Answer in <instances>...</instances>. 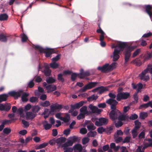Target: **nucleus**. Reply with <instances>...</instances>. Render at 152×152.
<instances>
[{"mask_svg": "<svg viewBox=\"0 0 152 152\" xmlns=\"http://www.w3.org/2000/svg\"><path fill=\"white\" fill-rule=\"evenodd\" d=\"M117 46L119 49H115L113 53V61H116L120 57L118 54L121 51H123L125 49L123 52V54L124 56L125 63L127 62L130 58L131 52L136 47L129 45L127 42H121L117 43Z\"/></svg>", "mask_w": 152, "mask_h": 152, "instance_id": "nucleus-1", "label": "nucleus"}, {"mask_svg": "<svg viewBox=\"0 0 152 152\" xmlns=\"http://www.w3.org/2000/svg\"><path fill=\"white\" fill-rule=\"evenodd\" d=\"M106 102L111 105L112 110L109 113L110 118L112 121H115L118 118L121 113L120 111L116 108L118 102L115 99H109L106 101Z\"/></svg>", "mask_w": 152, "mask_h": 152, "instance_id": "nucleus-2", "label": "nucleus"}, {"mask_svg": "<svg viewBox=\"0 0 152 152\" xmlns=\"http://www.w3.org/2000/svg\"><path fill=\"white\" fill-rule=\"evenodd\" d=\"M9 94L10 96L13 97L15 99H17L18 97L22 95L21 99L23 102H27L28 100L27 97L29 94L24 92L22 90H19L17 92L14 91H11L9 92Z\"/></svg>", "mask_w": 152, "mask_h": 152, "instance_id": "nucleus-3", "label": "nucleus"}, {"mask_svg": "<svg viewBox=\"0 0 152 152\" xmlns=\"http://www.w3.org/2000/svg\"><path fill=\"white\" fill-rule=\"evenodd\" d=\"M34 48L36 50H39L40 53H45V56L46 57H50L51 55L52 54L55 53L53 49L49 48L44 49L38 45L35 46Z\"/></svg>", "mask_w": 152, "mask_h": 152, "instance_id": "nucleus-4", "label": "nucleus"}, {"mask_svg": "<svg viewBox=\"0 0 152 152\" xmlns=\"http://www.w3.org/2000/svg\"><path fill=\"white\" fill-rule=\"evenodd\" d=\"M116 63L115 62L112 63L111 65H109L108 64H106L102 66H99L98 67V69L101 71L102 72L107 73L112 70L115 68Z\"/></svg>", "mask_w": 152, "mask_h": 152, "instance_id": "nucleus-5", "label": "nucleus"}, {"mask_svg": "<svg viewBox=\"0 0 152 152\" xmlns=\"http://www.w3.org/2000/svg\"><path fill=\"white\" fill-rule=\"evenodd\" d=\"M130 96V93L127 92H119L116 95V100L120 101L121 100H125L129 98Z\"/></svg>", "mask_w": 152, "mask_h": 152, "instance_id": "nucleus-6", "label": "nucleus"}, {"mask_svg": "<svg viewBox=\"0 0 152 152\" xmlns=\"http://www.w3.org/2000/svg\"><path fill=\"white\" fill-rule=\"evenodd\" d=\"M97 83L95 82H91L88 83L81 88L80 91L81 92H85L87 90L91 89L96 86Z\"/></svg>", "mask_w": 152, "mask_h": 152, "instance_id": "nucleus-7", "label": "nucleus"}, {"mask_svg": "<svg viewBox=\"0 0 152 152\" xmlns=\"http://www.w3.org/2000/svg\"><path fill=\"white\" fill-rule=\"evenodd\" d=\"M108 122V119L104 118H100L98 119V121H96L95 123L96 125L100 126L107 125Z\"/></svg>", "mask_w": 152, "mask_h": 152, "instance_id": "nucleus-8", "label": "nucleus"}, {"mask_svg": "<svg viewBox=\"0 0 152 152\" xmlns=\"http://www.w3.org/2000/svg\"><path fill=\"white\" fill-rule=\"evenodd\" d=\"M148 68H147L139 75V76L140 80L147 81L149 79V77L148 75H145V74L148 73Z\"/></svg>", "mask_w": 152, "mask_h": 152, "instance_id": "nucleus-9", "label": "nucleus"}, {"mask_svg": "<svg viewBox=\"0 0 152 152\" xmlns=\"http://www.w3.org/2000/svg\"><path fill=\"white\" fill-rule=\"evenodd\" d=\"M48 93H50L55 91L56 89V86L54 85H49L45 87Z\"/></svg>", "mask_w": 152, "mask_h": 152, "instance_id": "nucleus-10", "label": "nucleus"}, {"mask_svg": "<svg viewBox=\"0 0 152 152\" xmlns=\"http://www.w3.org/2000/svg\"><path fill=\"white\" fill-rule=\"evenodd\" d=\"M66 140V138L64 137H60L56 140V143L58 147L61 146V144L64 142Z\"/></svg>", "mask_w": 152, "mask_h": 152, "instance_id": "nucleus-11", "label": "nucleus"}, {"mask_svg": "<svg viewBox=\"0 0 152 152\" xmlns=\"http://www.w3.org/2000/svg\"><path fill=\"white\" fill-rule=\"evenodd\" d=\"M84 102L83 101H81L78 103H77L75 104H71V107L75 110L79 108L82 107L84 104Z\"/></svg>", "mask_w": 152, "mask_h": 152, "instance_id": "nucleus-12", "label": "nucleus"}, {"mask_svg": "<svg viewBox=\"0 0 152 152\" xmlns=\"http://www.w3.org/2000/svg\"><path fill=\"white\" fill-rule=\"evenodd\" d=\"M51 112H54L56 110H60L62 108L61 105L55 104L51 105L50 107Z\"/></svg>", "mask_w": 152, "mask_h": 152, "instance_id": "nucleus-13", "label": "nucleus"}, {"mask_svg": "<svg viewBox=\"0 0 152 152\" xmlns=\"http://www.w3.org/2000/svg\"><path fill=\"white\" fill-rule=\"evenodd\" d=\"M118 119L121 121H129V117L127 114H122L119 115Z\"/></svg>", "mask_w": 152, "mask_h": 152, "instance_id": "nucleus-14", "label": "nucleus"}, {"mask_svg": "<svg viewBox=\"0 0 152 152\" xmlns=\"http://www.w3.org/2000/svg\"><path fill=\"white\" fill-rule=\"evenodd\" d=\"M9 37V36L7 35L6 33L0 34V41L2 42H6L7 40V37Z\"/></svg>", "mask_w": 152, "mask_h": 152, "instance_id": "nucleus-15", "label": "nucleus"}, {"mask_svg": "<svg viewBox=\"0 0 152 152\" xmlns=\"http://www.w3.org/2000/svg\"><path fill=\"white\" fill-rule=\"evenodd\" d=\"M152 7L151 5H147L145 6V10L146 12L151 17L152 15V12L151 10Z\"/></svg>", "mask_w": 152, "mask_h": 152, "instance_id": "nucleus-16", "label": "nucleus"}, {"mask_svg": "<svg viewBox=\"0 0 152 152\" xmlns=\"http://www.w3.org/2000/svg\"><path fill=\"white\" fill-rule=\"evenodd\" d=\"M73 143L71 140H69L66 142L64 144H62L61 147L63 148V149H65L66 148H67L68 146H71L73 144Z\"/></svg>", "mask_w": 152, "mask_h": 152, "instance_id": "nucleus-17", "label": "nucleus"}, {"mask_svg": "<svg viewBox=\"0 0 152 152\" xmlns=\"http://www.w3.org/2000/svg\"><path fill=\"white\" fill-rule=\"evenodd\" d=\"M44 128L45 130H48L50 129L52 127V125L48 123L47 121H45L42 122Z\"/></svg>", "mask_w": 152, "mask_h": 152, "instance_id": "nucleus-18", "label": "nucleus"}, {"mask_svg": "<svg viewBox=\"0 0 152 152\" xmlns=\"http://www.w3.org/2000/svg\"><path fill=\"white\" fill-rule=\"evenodd\" d=\"M36 115L31 112H27L26 113V118L32 120L34 118Z\"/></svg>", "mask_w": 152, "mask_h": 152, "instance_id": "nucleus-19", "label": "nucleus"}, {"mask_svg": "<svg viewBox=\"0 0 152 152\" xmlns=\"http://www.w3.org/2000/svg\"><path fill=\"white\" fill-rule=\"evenodd\" d=\"M51 71L48 66H45V69L43 71L44 74L46 76H50V75Z\"/></svg>", "mask_w": 152, "mask_h": 152, "instance_id": "nucleus-20", "label": "nucleus"}, {"mask_svg": "<svg viewBox=\"0 0 152 152\" xmlns=\"http://www.w3.org/2000/svg\"><path fill=\"white\" fill-rule=\"evenodd\" d=\"M8 94H4L0 95V103L6 101L9 96Z\"/></svg>", "mask_w": 152, "mask_h": 152, "instance_id": "nucleus-21", "label": "nucleus"}, {"mask_svg": "<svg viewBox=\"0 0 152 152\" xmlns=\"http://www.w3.org/2000/svg\"><path fill=\"white\" fill-rule=\"evenodd\" d=\"M8 18V15L6 13L1 14L0 15V21L6 20Z\"/></svg>", "mask_w": 152, "mask_h": 152, "instance_id": "nucleus-22", "label": "nucleus"}, {"mask_svg": "<svg viewBox=\"0 0 152 152\" xmlns=\"http://www.w3.org/2000/svg\"><path fill=\"white\" fill-rule=\"evenodd\" d=\"M70 120V117L68 113L66 114L64 117L62 118L61 121H63L65 123L68 122Z\"/></svg>", "mask_w": 152, "mask_h": 152, "instance_id": "nucleus-23", "label": "nucleus"}, {"mask_svg": "<svg viewBox=\"0 0 152 152\" xmlns=\"http://www.w3.org/2000/svg\"><path fill=\"white\" fill-rule=\"evenodd\" d=\"M40 105L43 107H47L50 105V103L49 101H46L44 102H40Z\"/></svg>", "mask_w": 152, "mask_h": 152, "instance_id": "nucleus-24", "label": "nucleus"}, {"mask_svg": "<svg viewBox=\"0 0 152 152\" xmlns=\"http://www.w3.org/2000/svg\"><path fill=\"white\" fill-rule=\"evenodd\" d=\"M46 81L48 83L51 84L54 83L56 80L52 77H49L46 79Z\"/></svg>", "mask_w": 152, "mask_h": 152, "instance_id": "nucleus-25", "label": "nucleus"}, {"mask_svg": "<svg viewBox=\"0 0 152 152\" xmlns=\"http://www.w3.org/2000/svg\"><path fill=\"white\" fill-rule=\"evenodd\" d=\"M40 107L38 105H36L33 106L32 108V111L34 113H36L40 110Z\"/></svg>", "mask_w": 152, "mask_h": 152, "instance_id": "nucleus-26", "label": "nucleus"}, {"mask_svg": "<svg viewBox=\"0 0 152 152\" xmlns=\"http://www.w3.org/2000/svg\"><path fill=\"white\" fill-rule=\"evenodd\" d=\"M87 107L86 106H84L82 107L80 109V111L81 113H83L84 114H86L88 112L87 110Z\"/></svg>", "mask_w": 152, "mask_h": 152, "instance_id": "nucleus-27", "label": "nucleus"}, {"mask_svg": "<svg viewBox=\"0 0 152 152\" xmlns=\"http://www.w3.org/2000/svg\"><path fill=\"white\" fill-rule=\"evenodd\" d=\"M97 132L95 131H90L87 134L88 137H94L96 135Z\"/></svg>", "mask_w": 152, "mask_h": 152, "instance_id": "nucleus-28", "label": "nucleus"}, {"mask_svg": "<svg viewBox=\"0 0 152 152\" xmlns=\"http://www.w3.org/2000/svg\"><path fill=\"white\" fill-rule=\"evenodd\" d=\"M63 74L60 73L58 74L57 75L58 80L62 83L64 81V79L63 77Z\"/></svg>", "mask_w": 152, "mask_h": 152, "instance_id": "nucleus-29", "label": "nucleus"}, {"mask_svg": "<svg viewBox=\"0 0 152 152\" xmlns=\"http://www.w3.org/2000/svg\"><path fill=\"white\" fill-rule=\"evenodd\" d=\"M38 101V98L36 97L32 96L29 99V101L31 103L37 102Z\"/></svg>", "mask_w": 152, "mask_h": 152, "instance_id": "nucleus-30", "label": "nucleus"}, {"mask_svg": "<svg viewBox=\"0 0 152 152\" xmlns=\"http://www.w3.org/2000/svg\"><path fill=\"white\" fill-rule=\"evenodd\" d=\"M141 51V49L140 48L137 49L133 53L132 57L134 58L137 56Z\"/></svg>", "mask_w": 152, "mask_h": 152, "instance_id": "nucleus-31", "label": "nucleus"}, {"mask_svg": "<svg viewBox=\"0 0 152 152\" xmlns=\"http://www.w3.org/2000/svg\"><path fill=\"white\" fill-rule=\"evenodd\" d=\"M97 98V97L95 96L94 95L88 97L87 99V100L88 102H90L94 100H96Z\"/></svg>", "mask_w": 152, "mask_h": 152, "instance_id": "nucleus-32", "label": "nucleus"}, {"mask_svg": "<svg viewBox=\"0 0 152 152\" xmlns=\"http://www.w3.org/2000/svg\"><path fill=\"white\" fill-rule=\"evenodd\" d=\"M72 74L71 79L72 81H74L75 80L77 77H78V75L77 74H76L75 73H73L72 72Z\"/></svg>", "mask_w": 152, "mask_h": 152, "instance_id": "nucleus-33", "label": "nucleus"}, {"mask_svg": "<svg viewBox=\"0 0 152 152\" xmlns=\"http://www.w3.org/2000/svg\"><path fill=\"white\" fill-rule=\"evenodd\" d=\"M147 116L148 114L147 113L142 112L140 113V118L142 119H144Z\"/></svg>", "mask_w": 152, "mask_h": 152, "instance_id": "nucleus-34", "label": "nucleus"}, {"mask_svg": "<svg viewBox=\"0 0 152 152\" xmlns=\"http://www.w3.org/2000/svg\"><path fill=\"white\" fill-rule=\"evenodd\" d=\"M105 132L108 134H110L113 132V128L111 127L107 128L105 129Z\"/></svg>", "mask_w": 152, "mask_h": 152, "instance_id": "nucleus-35", "label": "nucleus"}, {"mask_svg": "<svg viewBox=\"0 0 152 152\" xmlns=\"http://www.w3.org/2000/svg\"><path fill=\"white\" fill-rule=\"evenodd\" d=\"M90 75V73L88 71L84 72L82 76H80L79 78L81 79L84 78L85 77L88 76Z\"/></svg>", "mask_w": 152, "mask_h": 152, "instance_id": "nucleus-36", "label": "nucleus"}, {"mask_svg": "<svg viewBox=\"0 0 152 152\" xmlns=\"http://www.w3.org/2000/svg\"><path fill=\"white\" fill-rule=\"evenodd\" d=\"M50 66L51 68L53 69H56L58 67V65L55 62H53L50 64Z\"/></svg>", "mask_w": 152, "mask_h": 152, "instance_id": "nucleus-37", "label": "nucleus"}, {"mask_svg": "<svg viewBox=\"0 0 152 152\" xmlns=\"http://www.w3.org/2000/svg\"><path fill=\"white\" fill-rule=\"evenodd\" d=\"M74 147L75 148V149L79 151H81L82 149V148L81 145L79 144H77L75 145Z\"/></svg>", "mask_w": 152, "mask_h": 152, "instance_id": "nucleus-38", "label": "nucleus"}, {"mask_svg": "<svg viewBox=\"0 0 152 152\" xmlns=\"http://www.w3.org/2000/svg\"><path fill=\"white\" fill-rule=\"evenodd\" d=\"M87 127L89 131L94 130L96 128V127L94 126L93 124H91L87 126Z\"/></svg>", "mask_w": 152, "mask_h": 152, "instance_id": "nucleus-39", "label": "nucleus"}, {"mask_svg": "<svg viewBox=\"0 0 152 152\" xmlns=\"http://www.w3.org/2000/svg\"><path fill=\"white\" fill-rule=\"evenodd\" d=\"M44 91V89L40 87H38V91L36 90L35 91V95L36 96L38 95V91L40 93H43Z\"/></svg>", "mask_w": 152, "mask_h": 152, "instance_id": "nucleus-40", "label": "nucleus"}, {"mask_svg": "<svg viewBox=\"0 0 152 152\" xmlns=\"http://www.w3.org/2000/svg\"><path fill=\"white\" fill-rule=\"evenodd\" d=\"M34 85V83L33 82V80L30 81L28 83L27 87L28 88H33Z\"/></svg>", "mask_w": 152, "mask_h": 152, "instance_id": "nucleus-41", "label": "nucleus"}, {"mask_svg": "<svg viewBox=\"0 0 152 152\" xmlns=\"http://www.w3.org/2000/svg\"><path fill=\"white\" fill-rule=\"evenodd\" d=\"M89 107L90 108L92 112L94 113H95L96 107L94 106L92 104H90L89 105Z\"/></svg>", "mask_w": 152, "mask_h": 152, "instance_id": "nucleus-42", "label": "nucleus"}, {"mask_svg": "<svg viewBox=\"0 0 152 152\" xmlns=\"http://www.w3.org/2000/svg\"><path fill=\"white\" fill-rule=\"evenodd\" d=\"M138 117V115L136 114H132L130 117H129V119L131 120H134L137 119Z\"/></svg>", "mask_w": 152, "mask_h": 152, "instance_id": "nucleus-43", "label": "nucleus"}, {"mask_svg": "<svg viewBox=\"0 0 152 152\" xmlns=\"http://www.w3.org/2000/svg\"><path fill=\"white\" fill-rule=\"evenodd\" d=\"M20 36H22L21 39L22 41L23 42H26L28 39V37L27 36L24 34H21Z\"/></svg>", "mask_w": 152, "mask_h": 152, "instance_id": "nucleus-44", "label": "nucleus"}, {"mask_svg": "<svg viewBox=\"0 0 152 152\" xmlns=\"http://www.w3.org/2000/svg\"><path fill=\"white\" fill-rule=\"evenodd\" d=\"M114 139H115L116 143H118L123 140V138L122 137H116L115 135L114 136Z\"/></svg>", "mask_w": 152, "mask_h": 152, "instance_id": "nucleus-45", "label": "nucleus"}, {"mask_svg": "<svg viewBox=\"0 0 152 152\" xmlns=\"http://www.w3.org/2000/svg\"><path fill=\"white\" fill-rule=\"evenodd\" d=\"M132 133L133 138H135L137 135V131L135 129H132Z\"/></svg>", "mask_w": 152, "mask_h": 152, "instance_id": "nucleus-46", "label": "nucleus"}, {"mask_svg": "<svg viewBox=\"0 0 152 152\" xmlns=\"http://www.w3.org/2000/svg\"><path fill=\"white\" fill-rule=\"evenodd\" d=\"M89 140V138L87 137L83 138L82 140L83 144L84 145L86 144L88 142Z\"/></svg>", "mask_w": 152, "mask_h": 152, "instance_id": "nucleus-47", "label": "nucleus"}, {"mask_svg": "<svg viewBox=\"0 0 152 152\" xmlns=\"http://www.w3.org/2000/svg\"><path fill=\"white\" fill-rule=\"evenodd\" d=\"M61 56L60 54L57 55L55 57L53 58H52V60L53 62H55L58 61L60 59V57Z\"/></svg>", "mask_w": 152, "mask_h": 152, "instance_id": "nucleus-48", "label": "nucleus"}, {"mask_svg": "<svg viewBox=\"0 0 152 152\" xmlns=\"http://www.w3.org/2000/svg\"><path fill=\"white\" fill-rule=\"evenodd\" d=\"M148 107H149V105H148V102L147 103L143 104L140 105V106L139 107V109H142L143 108H146Z\"/></svg>", "mask_w": 152, "mask_h": 152, "instance_id": "nucleus-49", "label": "nucleus"}, {"mask_svg": "<svg viewBox=\"0 0 152 152\" xmlns=\"http://www.w3.org/2000/svg\"><path fill=\"white\" fill-rule=\"evenodd\" d=\"M123 124L122 121L119 120L115 124V126L116 127L119 128L121 127L123 125Z\"/></svg>", "mask_w": 152, "mask_h": 152, "instance_id": "nucleus-50", "label": "nucleus"}, {"mask_svg": "<svg viewBox=\"0 0 152 152\" xmlns=\"http://www.w3.org/2000/svg\"><path fill=\"white\" fill-rule=\"evenodd\" d=\"M137 92L141 91L140 90L142 88L143 85L141 83H139L137 84Z\"/></svg>", "mask_w": 152, "mask_h": 152, "instance_id": "nucleus-51", "label": "nucleus"}, {"mask_svg": "<svg viewBox=\"0 0 152 152\" xmlns=\"http://www.w3.org/2000/svg\"><path fill=\"white\" fill-rule=\"evenodd\" d=\"M5 109L4 110L6 111H8L10 109L11 106L10 104L7 103V104H5Z\"/></svg>", "mask_w": 152, "mask_h": 152, "instance_id": "nucleus-52", "label": "nucleus"}, {"mask_svg": "<svg viewBox=\"0 0 152 152\" xmlns=\"http://www.w3.org/2000/svg\"><path fill=\"white\" fill-rule=\"evenodd\" d=\"M87 132V130L85 128H82L80 130V133L81 134H86Z\"/></svg>", "mask_w": 152, "mask_h": 152, "instance_id": "nucleus-53", "label": "nucleus"}, {"mask_svg": "<svg viewBox=\"0 0 152 152\" xmlns=\"http://www.w3.org/2000/svg\"><path fill=\"white\" fill-rule=\"evenodd\" d=\"M99 87H100L98 89V91H99V94H101L106 90V88L103 86H100Z\"/></svg>", "mask_w": 152, "mask_h": 152, "instance_id": "nucleus-54", "label": "nucleus"}, {"mask_svg": "<svg viewBox=\"0 0 152 152\" xmlns=\"http://www.w3.org/2000/svg\"><path fill=\"white\" fill-rule=\"evenodd\" d=\"M11 132V130L10 129L7 128H5L3 131V132L5 134H9Z\"/></svg>", "mask_w": 152, "mask_h": 152, "instance_id": "nucleus-55", "label": "nucleus"}, {"mask_svg": "<svg viewBox=\"0 0 152 152\" xmlns=\"http://www.w3.org/2000/svg\"><path fill=\"white\" fill-rule=\"evenodd\" d=\"M48 145V143L46 142H44L42 144H40L38 147L37 149H41L45 148L46 146Z\"/></svg>", "mask_w": 152, "mask_h": 152, "instance_id": "nucleus-56", "label": "nucleus"}, {"mask_svg": "<svg viewBox=\"0 0 152 152\" xmlns=\"http://www.w3.org/2000/svg\"><path fill=\"white\" fill-rule=\"evenodd\" d=\"M105 129L103 127H100L98 128L97 131L99 134H102L103 132H105Z\"/></svg>", "mask_w": 152, "mask_h": 152, "instance_id": "nucleus-57", "label": "nucleus"}, {"mask_svg": "<svg viewBox=\"0 0 152 152\" xmlns=\"http://www.w3.org/2000/svg\"><path fill=\"white\" fill-rule=\"evenodd\" d=\"M131 137L129 136H126L124 138L123 142V143H128L130 142Z\"/></svg>", "mask_w": 152, "mask_h": 152, "instance_id": "nucleus-58", "label": "nucleus"}, {"mask_svg": "<svg viewBox=\"0 0 152 152\" xmlns=\"http://www.w3.org/2000/svg\"><path fill=\"white\" fill-rule=\"evenodd\" d=\"M70 140L73 143L74 142H77L78 140V139L75 136H73L71 138Z\"/></svg>", "mask_w": 152, "mask_h": 152, "instance_id": "nucleus-59", "label": "nucleus"}, {"mask_svg": "<svg viewBox=\"0 0 152 152\" xmlns=\"http://www.w3.org/2000/svg\"><path fill=\"white\" fill-rule=\"evenodd\" d=\"M85 117V114L81 113L77 116V118L78 120H80L84 118Z\"/></svg>", "mask_w": 152, "mask_h": 152, "instance_id": "nucleus-60", "label": "nucleus"}, {"mask_svg": "<svg viewBox=\"0 0 152 152\" xmlns=\"http://www.w3.org/2000/svg\"><path fill=\"white\" fill-rule=\"evenodd\" d=\"M12 122L11 120H5L4 121L2 122V124L4 126L7 124H11Z\"/></svg>", "mask_w": 152, "mask_h": 152, "instance_id": "nucleus-61", "label": "nucleus"}, {"mask_svg": "<svg viewBox=\"0 0 152 152\" xmlns=\"http://www.w3.org/2000/svg\"><path fill=\"white\" fill-rule=\"evenodd\" d=\"M98 107L99 108H104L106 107V104L105 103H103L98 104Z\"/></svg>", "mask_w": 152, "mask_h": 152, "instance_id": "nucleus-62", "label": "nucleus"}, {"mask_svg": "<svg viewBox=\"0 0 152 152\" xmlns=\"http://www.w3.org/2000/svg\"><path fill=\"white\" fill-rule=\"evenodd\" d=\"M70 131L69 129H66L64 131V134L67 136L70 134Z\"/></svg>", "mask_w": 152, "mask_h": 152, "instance_id": "nucleus-63", "label": "nucleus"}, {"mask_svg": "<svg viewBox=\"0 0 152 152\" xmlns=\"http://www.w3.org/2000/svg\"><path fill=\"white\" fill-rule=\"evenodd\" d=\"M22 121L25 126L28 127L29 126V124L28 122L24 120H22Z\"/></svg>", "mask_w": 152, "mask_h": 152, "instance_id": "nucleus-64", "label": "nucleus"}]
</instances>
